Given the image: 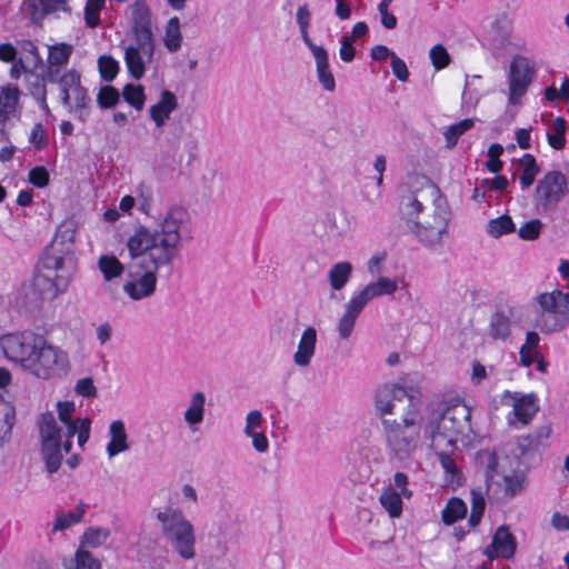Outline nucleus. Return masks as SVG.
Returning a JSON list of instances; mask_svg holds the SVG:
<instances>
[{"label":"nucleus","mask_w":569,"mask_h":569,"mask_svg":"<svg viewBox=\"0 0 569 569\" xmlns=\"http://www.w3.org/2000/svg\"><path fill=\"white\" fill-rule=\"evenodd\" d=\"M429 57L436 70H442L451 62V57L442 44L433 46L429 51Z\"/></svg>","instance_id":"obj_53"},{"label":"nucleus","mask_w":569,"mask_h":569,"mask_svg":"<svg viewBox=\"0 0 569 569\" xmlns=\"http://www.w3.org/2000/svg\"><path fill=\"white\" fill-rule=\"evenodd\" d=\"M515 231L516 224L511 217L508 214H502L498 218L489 220L486 227V232L495 239L510 234Z\"/></svg>","instance_id":"obj_40"},{"label":"nucleus","mask_w":569,"mask_h":569,"mask_svg":"<svg viewBox=\"0 0 569 569\" xmlns=\"http://www.w3.org/2000/svg\"><path fill=\"white\" fill-rule=\"evenodd\" d=\"M66 258L53 252H46L34 276L33 286L43 298L53 299L67 291L71 272L66 267Z\"/></svg>","instance_id":"obj_9"},{"label":"nucleus","mask_w":569,"mask_h":569,"mask_svg":"<svg viewBox=\"0 0 569 569\" xmlns=\"http://www.w3.org/2000/svg\"><path fill=\"white\" fill-rule=\"evenodd\" d=\"M156 267L149 270L130 271L122 286L123 292L132 301H141L152 297L157 290L158 276Z\"/></svg>","instance_id":"obj_16"},{"label":"nucleus","mask_w":569,"mask_h":569,"mask_svg":"<svg viewBox=\"0 0 569 569\" xmlns=\"http://www.w3.org/2000/svg\"><path fill=\"white\" fill-rule=\"evenodd\" d=\"M392 487L396 488V490L399 493L403 495V497L406 499L411 498L412 492H411V490L408 489V477L406 473L397 472L393 476V486Z\"/></svg>","instance_id":"obj_64"},{"label":"nucleus","mask_w":569,"mask_h":569,"mask_svg":"<svg viewBox=\"0 0 569 569\" xmlns=\"http://www.w3.org/2000/svg\"><path fill=\"white\" fill-rule=\"evenodd\" d=\"M129 435L126 423L121 419L112 420L108 427V442L106 453L109 459H113L120 453L130 450Z\"/></svg>","instance_id":"obj_20"},{"label":"nucleus","mask_w":569,"mask_h":569,"mask_svg":"<svg viewBox=\"0 0 569 569\" xmlns=\"http://www.w3.org/2000/svg\"><path fill=\"white\" fill-rule=\"evenodd\" d=\"M20 90L17 86L7 84L0 88V133L3 134L4 123L20 114Z\"/></svg>","instance_id":"obj_22"},{"label":"nucleus","mask_w":569,"mask_h":569,"mask_svg":"<svg viewBox=\"0 0 569 569\" xmlns=\"http://www.w3.org/2000/svg\"><path fill=\"white\" fill-rule=\"evenodd\" d=\"M397 290L398 281L396 279L380 276L351 296L366 308L371 300L382 296H392Z\"/></svg>","instance_id":"obj_17"},{"label":"nucleus","mask_w":569,"mask_h":569,"mask_svg":"<svg viewBox=\"0 0 569 569\" xmlns=\"http://www.w3.org/2000/svg\"><path fill=\"white\" fill-rule=\"evenodd\" d=\"M402 498H405L403 495L399 493L396 488L390 485L382 489L379 502L391 518H398L402 513Z\"/></svg>","instance_id":"obj_35"},{"label":"nucleus","mask_w":569,"mask_h":569,"mask_svg":"<svg viewBox=\"0 0 569 569\" xmlns=\"http://www.w3.org/2000/svg\"><path fill=\"white\" fill-rule=\"evenodd\" d=\"M86 513V508L79 505L74 510L57 515L53 523L52 531H64L72 526L81 522Z\"/></svg>","instance_id":"obj_39"},{"label":"nucleus","mask_w":569,"mask_h":569,"mask_svg":"<svg viewBox=\"0 0 569 569\" xmlns=\"http://www.w3.org/2000/svg\"><path fill=\"white\" fill-rule=\"evenodd\" d=\"M178 106V98L172 91L161 90L158 101L149 108V116L156 128L162 129Z\"/></svg>","instance_id":"obj_19"},{"label":"nucleus","mask_w":569,"mask_h":569,"mask_svg":"<svg viewBox=\"0 0 569 569\" xmlns=\"http://www.w3.org/2000/svg\"><path fill=\"white\" fill-rule=\"evenodd\" d=\"M535 62L525 56H516L509 64L507 73V107L506 112L515 117L522 106L530 84L536 78Z\"/></svg>","instance_id":"obj_11"},{"label":"nucleus","mask_w":569,"mask_h":569,"mask_svg":"<svg viewBox=\"0 0 569 569\" xmlns=\"http://www.w3.org/2000/svg\"><path fill=\"white\" fill-rule=\"evenodd\" d=\"M64 569H101V562L86 548L79 546L73 558L63 560Z\"/></svg>","instance_id":"obj_36"},{"label":"nucleus","mask_w":569,"mask_h":569,"mask_svg":"<svg viewBox=\"0 0 569 569\" xmlns=\"http://www.w3.org/2000/svg\"><path fill=\"white\" fill-rule=\"evenodd\" d=\"M455 448L456 447L451 446L433 448L438 455L441 467L443 468L446 473L450 476L451 481H453L456 476L458 475L457 465L450 455L455 450Z\"/></svg>","instance_id":"obj_49"},{"label":"nucleus","mask_w":569,"mask_h":569,"mask_svg":"<svg viewBox=\"0 0 569 569\" xmlns=\"http://www.w3.org/2000/svg\"><path fill=\"white\" fill-rule=\"evenodd\" d=\"M266 419L260 410H250L244 418L243 435L264 430Z\"/></svg>","instance_id":"obj_52"},{"label":"nucleus","mask_w":569,"mask_h":569,"mask_svg":"<svg viewBox=\"0 0 569 569\" xmlns=\"http://www.w3.org/2000/svg\"><path fill=\"white\" fill-rule=\"evenodd\" d=\"M517 548L516 538L507 526H500L493 533L491 543L486 548L485 555L489 559H511Z\"/></svg>","instance_id":"obj_18"},{"label":"nucleus","mask_w":569,"mask_h":569,"mask_svg":"<svg viewBox=\"0 0 569 569\" xmlns=\"http://www.w3.org/2000/svg\"><path fill=\"white\" fill-rule=\"evenodd\" d=\"M500 403L510 408L506 419L511 427H525L530 423L539 411V398L536 393H522L505 390L500 396Z\"/></svg>","instance_id":"obj_14"},{"label":"nucleus","mask_w":569,"mask_h":569,"mask_svg":"<svg viewBox=\"0 0 569 569\" xmlns=\"http://www.w3.org/2000/svg\"><path fill=\"white\" fill-rule=\"evenodd\" d=\"M136 197L139 204V210L146 214H150L153 202V190L146 183H140L136 187Z\"/></svg>","instance_id":"obj_50"},{"label":"nucleus","mask_w":569,"mask_h":569,"mask_svg":"<svg viewBox=\"0 0 569 569\" xmlns=\"http://www.w3.org/2000/svg\"><path fill=\"white\" fill-rule=\"evenodd\" d=\"M162 44L169 53L178 52L183 42L180 19L171 17L163 27Z\"/></svg>","instance_id":"obj_29"},{"label":"nucleus","mask_w":569,"mask_h":569,"mask_svg":"<svg viewBox=\"0 0 569 569\" xmlns=\"http://www.w3.org/2000/svg\"><path fill=\"white\" fill-rule=\"evenodd\" d=\"M315 62L317 78L323 90L332 92L336 89V80L329 66V56L322 46L312 47L309 49Z\"/></svg>","instance_id":"obj_25"},{"label":"nucleus","mask_w":569,"mask_h":569,"mask_svg":"<svg viewBox=\"0 0 569 569\" xmlns=\"http://www.w3.org/2000/svg\"><path fill=\"white\" fill-rule=\"evenodd\" d=\"M98 67L102 79L106 81H112L119 71V62L110 56L100 57Z\"/></svg>","instance_id":"obj_54"},{"label":"nucleus","mask_w":569,"mask_h":569,"mask_svg":"<svg viewBox=\"0 0 569 569\" xmlns=\"http://www.w3.org/2000/svg\"><path fill=\"white\" fill-rule=\"evenodd\" d=\"M207 398L202 391H196L190 396L186 410L183 411V421L191 431H198L204 420Z\"/></svg>","instance_id":"obj_26"},{"label":"nucleus","mask_w":569,"mask_h":569,"mask_svg":"<svg viewBox=\"0 0 569 569\" xmlns=\"http://www.w3.org/2000/svg\"><path fill=\"white\" fill-rule=\"evenodd\" d=\"M0 348L8 361L38 381L64 379L72 369L68 350L32 330L3 335Z\"/></svg>","instance_id":"obj_2"},{"label":"nucleus","mask_w":569,"mask_h":569,"mask_svg":"<svg viewBox=\"0 0 569 569\" xmlns=\"http://www.w3.org/2000/svg\"><path fill=\"white\" fill-rule=\"evenodd\" d=\"M28 179L29 182L36 188H44L50 181V174L44 167L38 166L29 171Z\"/></svg>","instance_id":"obj_59"},{"label":"nucleus","mask_w":569,"mask_h":569,"mask_svg":"<svg viewBox=\"0 0 569 569\" xmlns=\"http://www.w3.org/2000/svg\"><path fill=\"white\" fill-rule=\"evenodd\" d=\"M26 4L33 19L51 14L64 13L70 16L72 13L69 0H26Z\"/></svg>","instance_id":"obj_27"},{"label":"nucleus","mask_w":569,"mask_h":569,"mask_svg":"<svg viewBox=\"0 0 569 569\" xmlns=\"http://www.w3.org/2000/svg\"><path fill=\"white\" fill-rule=\"evenodd\" d=\"M29 142L37 149L41 150L48 144L47 129L41 123H36L30 132Z\"/></svg>","instance_id":"obj_58"},{"label":"nucleus","mask_w":569,"mask_h":569,"mask_svg":"<svg viewBox=\"0 0 569 569\" xmlns=\"http://www.w3.org/2000/svg\"><path fill=\"white\" fill-rule=\"evenodd\" d=\"M353 266L349 261L333 263L328 270V281L333 291L342 290L350 281Z\"/></svg>","instance_id":"obj_31"},{"label":"nucleus","mask_w":569,"mask_h":569,"mask_svg":"<svg viewBox=\"0 0 569 569\" xmlns=\"http://www.w3.org/2000/svg\"><path fill=\"white\" fill-rule=\"evenodd\" d=\"M189 212L182 207L169 208L154 229L140 227L128 239L127 247L132 258L148 254L149 261L160 269L170 264L181 242L189 233Z\"/></svg>","instance_id":"obj_3"},{"label":"nucleus","mask_w":569,"mask_h":569,"mask_svg":"<svg viewBox=\"0 0 569 569\" xmlns=\"http://www.w3.org/2000/svg\"><path fill=\"white\" fill-rule=\"evenodd\" d=\"M110 537V530L102 527H90L88 528L80 540V547L82 548H99L103 546Z\"/></svg>","instance_id":"obj_41"},{"label":"nucleus","mask_w":569,"mask_h":569,"mask_svg":"<svg viewBox=\"0 0 569 569\" xmlns=\"http://www.w3.org/2000/svg\"><path fill=\"white\" fill-rule=\"evenodd\" d=\"M77 234V226L72 220L63 221L57 230L56 238L53 241L52 250L50 252L56 253L57 247L62 248L59 252L69 253L73 250V243Z\"/></svg>","instance_id":"obj_32"},{"label":"nucleus","mask_w":569,"mask_h":569,"mask_svg":"<svg viewBox=\"0 0 569 569\" xmlns=\"http://www.w3.org/2000/svg\"><path fill=\"white\" fill-rule=\"evenodd\" d=\"M363 309L365 307L351 296L348 302L345 305L343 313L337 323L339 338L347 340L351 337L357 320Z\"/></svg>","instance_id":"obj_28"},{"label":"nucleus","mask_w":569,"mask_h":569,"mask_svg":"<svg viewBox=\"0 0 569 569\" xmlns=\"http://www.w3.org/2000/svg\"><path fill=\"white\" fill-rule=\"evenodd\" d=\"M41 437V448L48 472L54 473L59 470L64 448L66 427H61L51 412H44L38 420Z\"/></svg>","instance_id":"obj_12"},{"label":"nucleus","mask_w":569,"mask_h":569,"mask_svg":"<svg viewBox=\"0 0 569 569\" xmlns=\"http://www.w3.org/2000/svg\"><path fill=\"white\" fill-rule=\"evenodd\" d=\"M119 92L113 87H103L98 93V103L101 108L114 107L119 101Z\"/></svg>","instance_id":"obj_57"},{"label":"nucleus","mask_w":569,"mask_h":569,"mask_svg":"<svg viewBox=\"0 0 569 569\" xmlns=\"http://www.w3.org/2000/svg\"><path fill=\"white\" fill-rule=\"evenodd\" d=\"M413 391L408 378H401L379 387L375 395L387 448L399 460L410 458L421 442V412Z\"/></svg>","instance_id":"obj_1"},{"label":"nucleus","mask_w":569,"mask_h":569,"mask_svg":"<svg viewBox=\"0 0 569 569\" xmlns=\"http://www.w3.org/2000/svg\"><path fill=\"white\" fill-rule=\"evenodd\" d=\"M106 0H87L83 7V21L90 29L101 24V12L106 8Z\"/></svg>","instance_id":"obj_42"},{"label":"nucleus","mask_w":569,"mask_h":569,"mask_svg":"<svg viewBox=\"0 0 569 569\" xmlns=\"http://www.w3.org/2000/svg\"><path fill=\"white\" fill-rule=\"evenodd\" d=\"M57 412L59 420L66 427L63 442L64 452L68 453L72 448V438L77 433L78 445L83 447L90 438L91 420L89 418H79L73 420L72 416L76 412V405L73 401H58Z\"/></svg>","instance_id":"obj_15"},{"label":"nucleus","mask_w":569,"mask_h":569,"mask_svg":"<svg viewBox=\"0 0 569 569\" xmlns=\"http://www.w3.org/2000/svg\"><path fill=\"white\" fill-rule=\"evenodd\" d=\"M541 121L547 126L546 136L550 148L553 150H562L566 147V134L568 131V123L562 117L551 118V113L541 114Z\"/></svg>","instance_id":"obj_24"},{"label":"nucleus","mask_w":569,"mask_h":569,"mask_svg":"<svg viewBox=\"0 0 569 569\" xmlns=\"http://www.w3.org/2000/svg\"><path fill=\"white\" fill-rule=\"evenodd\" d=\"M535 327L545 335L560 332L569 326V292L559 289L536 297Z\"/></svg>","instance_id":"obj_8"},{"label":"nucleus","mask_w":569,"mask_h":569,"mask_svg":"<svg viewBox=\"0 0 569 569\" xmlns=\"http://www.w3.org/2000/svg\"><path fill=\"white\" fill-rule=\"evenodd\" d=\"M543 229V223L539 219H531L526 221L518 229V237L525 241L537 240Z\"/></svg>","instance_id":"obj_51"},{"label":"nucleus","mask_w":569,"mask_h":569,"mask_svg":"<svg viewBox=\"0 0 569 569\" xmlns=\"http://www.w3.org/2000/svg\"><path fill=\"white\" fill-rule=\"evenodd\" d=\"M503 492L507 498H513L523 490L522 478L517 473L505 475Z\"/></svg>","instance_id":"obj_55"},{"label":"nucleus","mask_w":569,"mask_h":569,"mask_svg":"<svg viewBox=\"0 0 569 569\" xmlns=\"http://www.w3.org/2000/svg\"><path fill=\"white\" fill-rule=\"evenodd\" d=\"M511 333V312L499 310L490 320L489 335L496 340H507Z\"/></svg>","instance_id":"obj_34"},{"label":"nucleus","mask_w":569,"mask_h":569,"mask_svg":"<svg viewBox=\"0 0 569 569\" xmlns=\"http://www.w3.org/2000/svg\"><path fill=\"white\" fill-rule=\"evenodd\" d=\"M73 53V47L66 42H59L48 48V68L49 76L52 71H59L60 68L68 64L70 57Z\"/></svg>","instance_id":"obj_30"},{"label":"nucleus","mask_w":569,"mask_h":569,"mask_svg":"<svg viewBox=\"0 0 569 569\" xmlns=\"http://www.w3.org/2000/svg\"><path fill=\"white\" fill-rule=\"evenodd\" d=\"M297 23L299 26V31L301 34V39L303 43L307 46L308 49H311L312 47H317L311 38L309 37V27L311 21V13L307 6H300L297 9L296 13Z\"/></svg>","instance_id":"obj_46"},{"label":"nucleus","mask_w":569,"mask_h":569,"mask_svg":"<svg viewBox=\"0 0 569 569\" xmlns=\"http://www.w3.org/2000/svg\"><path fill=\"white\" fill-rule=\"evenodd\" d=\"M178 502L186 508H189L198 502V493L193 486L184 483L176 493Z\"/></svg>","instance_id":"obj_56"},{"label":"nucleus","mask_w":569,"mask_h":569,"mask_svg":"<svg viewBox=\"0 0 569 569\" xmlns=\"http://www.w3.org/2000/svg\"><path fill=\"white\" fill-rule=\"evenodd\" d=\"M161 532L172 550L183 560L196 557V530L179 508L167 507L157 512Z\"/></svg>","instance_id":"obj_7"},{"label":"nucleus","mask_w":569,"mask_h":569,"mask_svg":"<svg viewBox=\"0 0 569 569\" xmlns=\"http://www.w3.org/2000/svg\"><path fill=\"white\" fill-rule=\"evenodd\" d=\"M512 22L501 14L492 20L487 30V41L493 49H506L511 43Z\"/></svg>","instance_id":"obj_23"},{"label":"nucleus","mask_w":569,"mask_h":569,"mask_svg":"<svg viewBox=\"0 0 569 569\" xmlns=\"http://www.w3.org/2000/svg\"><path fill=\"white\" fill-rule=\"evenodd\" d=\"M247 437L251 439L252 448L258 453L268 452L270 445H269V440H268V437H267L264 430L252 432V433L248 435Z\"/></svg>","instance_id":"obj_62"},{"label":"nucleus","mask_w":569,"mask_h":569,"mask_svg":"<svg viewBox=\"0 0 569 569\" xmlns=\"http://www.w3.org/2000/svg\"><path fill=\"white\" fill-rule=\"evenodd\" d=\"M475 126L473 119H463L459 122L448 126L443 130V136L446 139V146L448 148H453L459 138L469 131Z\"/></svg>","instance_id":"obj_44"},{"label":"nucleus","mask_w":569,"mask_h":569,"mask_svg":"<svg viewBox=\"0 0 569 569\" xmlns=\"http://www.w3.org/2000/svg\"><path fill=\"white\" fill-rule=\"evenodd\" d=\"M486 508L485 493L481 489L471 490V512L469 517V525L477 527L482 518Z\"/></svg>","instance_id":"obj_47"},{"label":"nucleus","mask_w":569,"mask_h":569,"mask_svg":"<svg viewBox=\"0 0 569 569\" xmlns=\"http://www.w3.org/2000/svg\"><path fill=\"white\" fill-rule=\"evenodd\" d=\"M391 69H392L393 76L399 81H402V82L408 81L409 71H408L407 64H406L405 60L399 58L397 54H392Z\"/></svg>","instance_id":"obj_63"},{"label":"nucleus","mask_w":569,"mask_h":569,"mask_svg":"<svg viewBox=\"0 0 569 569\" xmlns=\"http://www.w3.org/2000/svg\"><path fill=\"white\" fill-rule=\"evenodd\" d=\"M122 96L126 102H128L136 110L140 111L143 109L146 102V93L141 84H126L122 90Z\"/></svg>","instance_id":"obj_45"},{"label":"nucleus","mask_w":569,"mask_h":569,"mask_svg":"<svg viewBox=\"0 0 569 569\" xmlns=\"http://www.w3.org/2000/svg\"><path fill=\"white\" fill-rule=\"evenodd\" d=\"M59 97L63 107L79 120L86 121L91 99L87 89L81 84V76L74 70L66 71L58 80Z\"/></svg>","instance_id":"obj_13"},{"label":"nucleus","mask_w":569,"mask_h":569,"mask_svg":"<svg viewBox=\"0 0 569 569\" xmlns=\"http://www.w3.org/2000/svg\"><path fill=\"white\" fill-rule=\"evenodd\" d=\"M470 410L459 399L438 403L426 418L421 416V435L432 448L456 447L458 436L470 428Z\"/></svg>","instance_id":"obj_5"},{"label":"nucleus","mask_w":569,"mask_h":569,"mask_svg":"<svg viewBox=\"0 0 569 569\" xmlns=\"http://www.w3.org/2000/svg\"><path fill=\"white\" fill-rule=\"evenodd\" d=\"M98 268L106 281H112L124 272L123 263L112 254H102L98 259Z\"/></svg>","instance_id":"obj_37"},{"label":"nucleus","mask_w":569,"mask_h":569,"mask_svg":"<svg viewBox=\"0 0 569 569\" xmlns=\"http://www.w3.org/2000/svg\"><path fill=\"white\" fill-rule=\"evenodd\" d=\"M74 391L84 398H94L97 388L91 378L79 379L74 386Z\"/></svg>","instance_id":"obj_61"},{"label":"nucleus","mask_w":569,"mask_h":569,"mask_svg":"<svg viewBox=\"0 0 569 569\" xmlns=\"http://www.w3.org/2000/svg\"><path fill=\"white\" fill-rule=\"evenodd\" d=\"M467 513V506L459 498H451L441 512V519L446 525H452L462 519Z\"/></svg>","instance_id":"obj_43"},{"label":"nucleus","mask_w":569,"mask_h":569,"mask_svg":"<svg viewBox=\"0 0 569 569\" xmlns=\"http://www.w3.org/2000/svg\"><path fill=\"white\" fill-rule=\"evenodd\" d=\"M568 192L567 176L560 170L547 171L536 181L531 196L532 207L540 214L553 212Z\"/></svg>","instance_id":"obj_10"},{"label":"nucleus","mask_w":569,"mask_h":569,"mask_svg":"<svg viewBox=\"0 0 569 569\" xmlns=\"http://www.w3.org/2000/svg\"><path fill=\"white\" fill-rule=\"evenodd\" d=\"M127 10L130 29L122 41L123 60L129 74L134 80H140L154 60L156 26L146 0H133Z\"/></svg>","instance_id":"obj_4"},{"label":"nucleus","mask_w":569,"mask_h":569,"mask_svg":"<svg viewBox=\"0 0 569 569\" xmlns=\"http://www.w3.org/2000/svg\"><path fill=\"white\" fill-rule=\"evenodd\" d=\"M519 183L522 190L529 188L536 181V177L540 171V167L536 158L530 153H525L518 160Z\"/></svg>","instance_id":"obj_33"},{"label":"nucleus","mask_w":569,"mask_h":569,"mask_svg":"<svg viewBox=\"0 0 569 569\" xmlns=\"http://www.w3.org/2000/svg\"><path fill=\"white\" fill-rule=\"evenodd\" d=\"M540 342V337L536 331H529L526 335L525 343L520 348V363L523 367H530L538 358L539 353L537 348Z\"/></svg>","instance_id":"obj_38"},{"label":"nucleus","mask_w":569,"mask_h":569,"mask_svg":"<svg viewBox=\"0 0 569 569\" xmlns=\"http://www.w3.org/2000/svg\"><path fill=\"white\" fill-rule=\"evenodd\" d=\"M318 342V331L315 327H307L299 339L297 350L292 356L293 363L297 367L306 368L311 365L316 355Z\"/></svg>","instance_id":"obj_21"},{"label":"nucleus","mask_w":569,"mask_h":569,"mask_svg":"<svg viewBox=\"0 0 569 569\" xmlns=\"http://www.w3.org/2000/svg\"><path fill=\"white\" fill-rule=\"evenodd\" d=\"M27 83L32 97L43 107L48 108L46 102V83L42 77L34 74L33 72L28 73Z\"/></svg>","instance_id":"obj_48"},{"label":"nucleus","mask_w":569,"mask_h":569,"mask_svg":"<svg viewBox=\"0 0 569 569\" xmlns=\"http://www.w3.org/2000/svg\"><path fill=\"white\" fill-rule=\"evenodd\" d=\"M421 193H410L402 196L400 200V210L407 220L411 232L427 247H435L441 243L443 234L448 227V214L442 209L433 212L432 221L417 220L419 213L423 211Z\"/></svg>","instance_id":"obj_6"},{"label":"nucleus","mask_w":569,"mask_h":569,"mask_svg":"<svg viewBox=\"0 0 569 569\" xmlns=\"http://www.w3.org/2000/svg\"><path fill=\"white\" fill-rule=\"evenodd\" d=\"M351 39L347 34H342L340 39L339 56L343 62H351L356 57V49Z\"/></svg>","instance_id":"obj_60"}]
</instances>
